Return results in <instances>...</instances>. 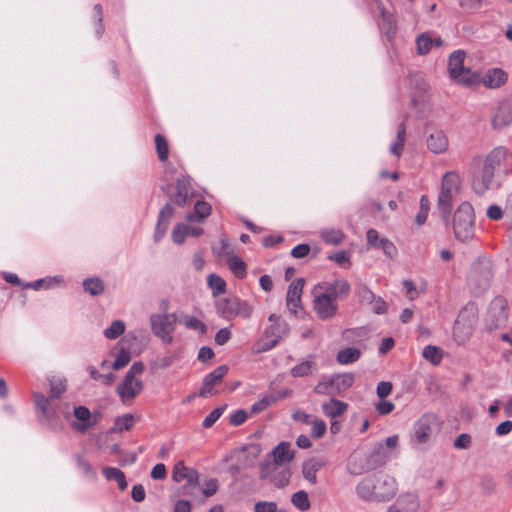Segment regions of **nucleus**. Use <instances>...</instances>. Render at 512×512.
I'll return each instance as SVG.
<instances>
[{
  "mask_svg": "<svg viewBox=\"0 0 512 512\" xmlns=\"http://www.w3.org/2000/svg\"><path fill=\"white\" fill-rule=\"evenodd\" d=\"M512 155L504 146L492 149L484 157H474L471 163V185L477 194H484L493 183L496 172L510 173Z\"/></svg>",
  "mask_w": 512,
  "mask_h": 512,
  "instance_id": "nucleus-1",
  "label": "nucleus"
},
{
  "mask_svg": "<svg viewBox=\"0 0 512 512\" xmlns=\"http://www.w3.org/2000/svg\"><path fill=\"white\" fill-rule=\"evenodd\" d=\"M359 499L367 503H386L398 492L397 480L381 472L362 478L355 487Z\"/></svg>",
  "mask_w": 512,
  "mask_h": 512,
  "instance_id": "nucleus-2",
  "label": "nucleus"
},
{
  "mask_svg": "<svg viewBox=\"0 0 512 512\" xmlns=\"http://www.w3.org/2000/svg\"><path fill=\"white\" fill-rule=\"evenodd\" d=\"M350 292V284L344 279L318 284L313 290V308L318 318L328 320L338 311L337 299Z\"/></svg>",
  "mask_w": 512,
  "mask_h": 512,
  "instance_id": "nucleus-3",
  "label": "nucleus"
},
{
  "mask_svg": "<svg viewBox=\"0 0 512 512\" xmlns=\"http://www.w3.org/2000/svg\"><path fill=\"white\" fill-rule=\"evenodd\" d=\"M453 232L460 242H468L475 234V214L472 205L462 202L454 212L452 221Z\"/></svg>",
  "mask_w": 512,
  "mask_h": 512,
  "instance_id": "nucleus-4",
  "label": "nucleus"
},
{
  "mask_svg": "<svg viewBox=\"0 0 512 512\" xmlns=\"http://www.w3.org/2000/svg\"><path fill=\"white\" fill-rule=\"evenodd\" d=\"M492 279V263L489 260H481L473 264L468 285L475 295H481L490 288Z\"/></svg>",
  "mask_w": 512,
  "mask_h": 512,
  "instance_id": "nucleus-5",
  "label": "nucleus"
},
{
  "mask_svg": "<svg viewBox=\"0 0 512 512\" xmlns=\"http://www.w3.org/2000/svg\"><path fill=\"white\" fill-rule=\"evenodd\" d=\"M459 191V177L455 172H447L442 178L441 191L438 196V209L441 217L447 220L451 208L452 200Z\"/></svg>",
  "mask_w": 512,
  "mask_h": 512,
  "instance_id": "nucleus-6",
  "label": "nucleus"
},
{
  "mask_svg": "<svg viewBox=\"0 0 512 512\" xmlns=\"http://www.w3.org/2000/svg\"><path fill=\"white\" fill-rule=\"evenodd\" d=\"M217 314L227 320L235 317L248 319L253 313V306L238 298H221L216 302Z\"/></svg>",
  "mask_w": 512,
  "mask_h": 512,
  "instance_id": "nucleus-7",
  "label": "nucleus"
},
{
  "mask_svg": "<svg viewBox=\"0 0 512 512\" xmlns=\"http://www.w3.org/2000/svg\"><path fill=\"white\" fill-rule=\"evenodd\" d=\"M289 325L287 322H276L266 327L257 341L254 352L263 353L270 351L288 335Z\"/></svg>",
  "mask_w": 512,
  "mask_h": 512,
  "instance_id": "nucleus-8",
  "label": "nucleus"
},
{
  "mask_svg": "<svg viewBox=\"0 0 512 512\" xmlns=\"http://www.w3.org/2000/svg\"><path fill=\"white\" fill-rule=\"evenodd\" d=\"M177 317L174 313L152 314L150 325L153 334L168 345L174 340L173 332L176 328Z\"/></svg>",
  "mask_w": 512,
  "mask_h": 512,
  "instance_id": "nucleus-9",
  "label": "nucleus"
},
{
  "mask_svg": "<svg viewBox=\"0 0 512 512\" xmlns=\"http://www.w3.org/2000/svg\"><path fill=\"white\" fill-rule=\"evenodd\" d=\"M291 477V471L287 467L277 465L267 461L261 465V479H269V481L277 488H283L288 485Z\"/></svg>",
  "mask_w": 512,
  "mask_h": 512,
  "instance_id": "nucleus-10",
  "label": "nucleus"
},
{
  "mask_svg": "<svg viewBox=\"0 0 512 512\" xmlns=\"http://www.w3.org/2000/svg\"><path fill=\"white\" fill-rule=\"evenodd\" d=\"M465 56L463 50L452 52L448 60V71L452 79L468 85L471 83V71L464 66Z\"/></svg>",
  "mask_w": 512,
  "mask_h": 512,
  "instance_id": "nucleus-11",
  "label": "nucleus"
},
{
  "mask_svg": "<svg viewBox=\"0 0 512 512\" xmlns=\"http://www.w3.org/2000/svg\"><path fill=\"white\" fill-rule=\"evenodd\" d=\"M437 426L438 420L436 415L432 413L424 414L413 426L414 441L420 444L426 443Z\"/></svg>",
  "mask_w": 512,
  "mask_h": 512,
  "instance_id": "nucleus-12",
  "label": "nucleus"
},
{
  "mask_svg": "<svg viewBox=\"0 0 512 512\" xmlns=\"http://www.w3.org/2000/svg\"><path fill=\"white\" fill-rule=\"evenodd\" d=\"M467 313L474 315V307L466 306L458 315L454 327H453V338L458 344H464L471 336L473 331L472 321H466L465 317Z\"/></svg>",
  "mask_w": 512,
  "mask_h": 512,
  "instance_id": "nucleus-13",
  "label": "nucleus"
},
{
  "mask_svg": "<svg viewBox=\"0 0 512 512\" xmlns=\"http://www.w3.org/2000/svg\"><path fill=\"white\" fill-rule=\"evenodd\" d=\"M220 246L213 247V251L217 256H226L228 265L233 271L235 276L242 279L246 276V264L238 256L234 255L231 251H226L228 248V242L225 238L220 239Z\"/></svg>",
  "mask_w": 512,
  "mask_h": 512,
  "instance_id": "nucleus-14",
  "label": "nucleus"
},
{
  "mask_svg": "<svg viewBox=\"0 0 512 512\" xmlns=\"http://www.w3.org/2000/svg\"><path fill=\"white\" fill-rule=\"evenodd\" d=\"M420 506V498L417 493L404 492L387 507L386 512H418L420 510Z\"/></svg>",
  "mask_w": 512,
  "mask_h": 512,
  "instance_id": "nucleus-15",
  "label": "nucleus"
},
{
  "mask_svg": "<svg viewBox=\"0 0 512 512\" xmlns=\"http://www.w3.org/2000/svg\"><path fill=\"white\" fill-rule=\"evenodd\" d=\"M227 365H220L212 372L204 377L202 387L199 395L203 398H208L217 393L215 387L222 381L223 377L228 373Z\"/></svg>",
  "mask_w": 512,
  "mask_h": 512,
  "instance_id": "nucleus-16",
  "label": "nucleus"
},
{
  "mask_svg": "<svg viewBox=\"0 0 512 512\" xmlns=\"http://www.w3.org/2000/svg\"><path fill=\"white\" fill-rule=\"evenodd\" d=\"M392 457V452L385 448L383 443H377L366 456L363 470H374L384 466Z\"/></svg>",
  "mask_w": 512,
  "mask_h": 512,
  "instance_id": "nucleus-17",
  "label": "nucleus"
},
{
  "mask_svg": "<svg viewBox=\"0 0 512 512\" xmlns=\"http://www.w3.org/2000/svg\"><path fill=\"white\" fill-rule=\"evenodd\" d=\"M143 389L142 381L138 378L124 377L122 383H120L116 392L123 402L134 399Z\"/></svg>",
  "mask_w": 512,
  "mask_h": 512,
  "instance_id": "nucleus-18",
  "label": "nucleus"
},
{
  "mask_svg": "<svg viewBox=\"0 0 512 512\" xmlns=\"http://www.w3.org/2000/svg\"><path fill=\"white\" fill-rule=\"evenodd\" d=\"M304 279L297 278L291 282L288 287L287 296H286V305L288 309L296 314L297 309L301 305V295L304 287Z\"/></svg>",
  "mask_w": 512,
  "mask_h": 512,
  "instance_id": "nucleus-19",
  "label": "nucleus"
},
{
  "mask_svg": "<svg viewBox=\"0 0 512 512\" xmlns=\"http://www.w3.org/2000/svg\"><path fill=\"white\" fill-rule=\"evenodd\" d=\"M172 478L178 483L185 480L189 485H196L199 473L197 470L187 467L183 461H178L173 467Z\"/></svg>",
  "mask_w": 512,
  "mask_h": 512,
  "instance_id": "nucleus-20",
  "label": "nucleus"
},
{
  "mask_svg": "<svg viewBox=\"0 0 512 512\" xmlns=\"http://www.w3.org/2000/svg\"><path fill=\"white\" fill-rule=\"evenodd\" d=\"M193 196V189L190 179L186 176L178 179L176 183V192L173 196V201L179 206H185Z\"/></svg>",
  "mask_w": 512,
  "mask_h": 512,
  "instance_id": "nucleus-21",
  "label": "nucleus"
},
{
  "mask_svg": "<svg viewBox=\"0 0 512 512\" xmlns=\"http://www.w3.org/2000/svg\"><path fill=\"white\" fill-rule=\"evenodd\" d=\"M174 214V209L171 204H166L160 211L158 216V221L155 229L154 240L156 242L160 241L162 237L166 234L167 229L169 227L170 220L172 219Z\"/></svg>",
  "mask_w": 512,
  "mask_h": 512,
  "instance_id": "nucleus-22",
  "label": "nucleus"
},
{
  "mask_svg": "<svg viewBox=\"0 0 512 512\" xmlns=\"http://www.w3.org/2000/svg\"><path fill=\"white\" fill-rule=\"evenodd\" d=\"M74 415L78 421L72 423V427L81 433L86 432L96 424V420H91V413L85 406H78L74 409Z\"/></svg>",
  "mask_w": 512,
  "mask_h": 512,
  "instance_id": "nucleus-23",
  "label": "nucleus"
},
{
  "mask_svg": "<svg viewBox=\"0 0 512 512\" xmlns=\"http://www.w3.org/2000/svg\"><path fill=\"white\" fill-rule=\"evenodd\" d=\"M427 147L435 154L445 152L448 148V139L444 132L441 130H435L430 133L427 138Z\"/></svg>",
  "mask_w": 512,
  "mask_h": 512,
  "instance_id": "nucleus-24",
  "label": "nucleus"
},
{
  "mask_svg": "<svg viewBox=\"0 0 512 512\" xmlns=\"http://www.w3.org/2000/svg\"><path fill=\"white\" fill-rule=\"evenodd\" d=\"M488 312L495 319V326L502 324L507 318V301L502 297L494 298Z\"/></svg>",
  "mask_w": 512,
  "mask_h": 512,
  "instance_id": "nucleus-25",
  "label": "nucleus"
},
{
  "mask_svg": "<svg viewBox=\"0 0 512 512\" xmlns=\"http://www.w3.org/2000/svg\"><path fill=\"white\" fill-rule=\"evenodd\" d=\"M417 52L420 55L428 54L433 47H440L443 41L440 37H432L429 33H422L416 39Z\"/></svg>",
  "mask_w": 512,
  "mask_h": 512,
  "instance_id": "nucleus-26",
  "label": "nucleus"
},
{
  "mask_svg": "<svg viewBox=\"0 0 512 512\" xmlns=\"http://www.w3.org/2000/svg\"><path fill=\"white\" fill-rule=\"evenodd\" d=\"M271 455L273 457V461H271V463H275L277 465L288 463L294 458V452L290 449V444L288 442H280L272 450Z\"/></svg>",
  "mask_w": 512,
  "mask_h": 512,
  "instance_id": "nucleus-27",
  "label": "nucleus"
},
{
  "mask_svg": "<svg viewBox=\"0 0 512 512\" xmlns=\"http://www.w3.org/2000/svg\"><path fill=\"white\" fill-rule=\"evenodd\" d=\"M348 409V404L340 401L334 397L330 398L329 401L322 404V412L325 416L330 418H336L344 414Z\"/></svg>",
  "mask_w": 512,
  "mask_h": 512,
  "instance_id": "nucleus-28",
  "label": "nucleus"
},
{
  "mask_svg": "<svg viewBox=\"0 0 512 512\" xmlns=\"http://www.w3.org/2000/svg\"><path fill=\"white\" fill-rule=\"evenodd\" d=\"M507 80L506 73L500 68L488 70L483 76V84L488 88H498Z\"/></svg>",
  "mask_w": 512,
  "mask_h": 512,
  "instance_id": "nucleus-29",
  "label": "nucleus"
},
{
  "mask_svg": "<svg viewBox=\"0 0 512 512\" xmlns=\"http://www.w3.org/2000/svg\"><path fill=\"white\" fill-rule=\"evenodd\" d=\"M319 234L321 239L328 245L336 246L345 240V234L339 228H324Z\"/></svg>",
  "mask_w": 512,
  "mask_h": 512,
  "instance_id": "nucleus-30",
  "label": "nucleus"
},
{
  "mask_svg": "<svg viewBox=\"0 0 512 512\" xmlns=\"http://www.w3.org/2000/svg\"><path fill=\"white\" fill-rule=\"evenodd\" d=\"M512 122V111L508 105H501L495 114L492 124L496 129H501Z\"/></svg>",
  "mask_w": 512,
  "mask_h": 512,
  "instance_id": "nucleus-31",
  "label": "nucleus"
},
{
  "mask_svg": "<svg viewBox=\"0 0 512 512\" xmlns=\"http://www.w3.org/2000/svg\"><path fill=\"white\" fill-rule=\"evenodd\" d=\"M104 477L108 481H116L120 490H125L128 486L123 471L115 467H104L102 470Z\"/></svg>",
  "mask_w": 512,
  "mask_h": 512,
  "instance_id": "nucleus-32",
  "label": "nucleus"
},
{
  "mask_svg": "<svg viewBox=\"0 0 512 512\" xmlns=\"http://www.w3.org/2000/svg\"><path fill=\"white\" fill-rule=\"evenodd\" d=\"M211 205L205 201H197L194 206V211L187 215L188 221H202L211 214Z\"/></svg>",
  "mask_w": 512,
  "mask_h": 512,
  "instance_id": "nucleus-33",
  "label": "nucleus"
},
{
  "mask_svg": "<svg viewBox=\"0 0 512 512\" xmlns=\"http://www.w3.org/2000/svg\"><path fill=\"white\" fill-rule=\"evenodd\" d=\"M334 379V388L337 394H341L342 392L349 389L355 380V376L353 373H343L333 375Z\"/></svg>",
  "mask_w": 512,
  "mask_h": 512,
  "instance_id": "nucleus-34",
  "label": "nucleus"
},
{
  "mask_svg": "<svg viewBox=\"0 0 512 512\" xmlns=\"http://www.w3.org/2000/svg\"><path fill=\"white\" fill-rule=\"evenodd\" d=\"M361 352L356 347H346L337 354V361L342 365H348L359 360Z\"/></svg>",
  "mask_w": 512,
  "mask_h": 512,
  "instance_id": "nucleus-35",
  "label": "nucleus"
},
{
  "mask_svg": "<svg viewBox=\"0 0 512 512\" xmlns=\"http://www.w3.org/2000/svg\"><path fill=\"white\" fill-rule=\"evenodd\" d=\"M322 464L318 460H310L304 463L302 473L303 477L312 484L317 482V472Z\"/></svg>",
  "mask_w": 512,
  "mask_h": 512,
  "instance_id": "nucleus-36",
  "label": "nucleus"
},
{
  "mask_svg": "<svg viewBox=\"0 0 512 512\" xmlns=\"http://www.w3.org/2000/svg\"><path fill=\"white\" fill-rule=\"evenodd\" d=\"M134 417L130 413H126L122 416H119L115 419L114 425L112 427V432L114 433H122L124 431H128L133 427Z\"/></svg>",
  "mask_w": 512,
  "mask_h": 512,
  "instance_id": "nucleus-37",
  "label": "nucleus"
},
{
  "mask_svg": "<svg viewBox=\"0 0 512 512\" xmlns=\"http://www.w3.org/2000/svg\"><path fill=\"white\" fill-rule=\"evenodd\" d=\"M314 391L317 394L331 395V396L334 397L336 395V391H335V388H334L333 375L332 376L323 377L317 383V385L314 387Z\"/></svg>",
  "mask_w": 512,
  "mask_h": 512,
  "instance_id": "nucleus-38",
  "label": "nucleus"
},
{
  "mask_svg": "<svg viewBox=\"0 0 512 512\" xmlns=\"http://www.w3.org/2000/svg\"><path fill=\"white\" fill-rule=\"evenodd\" d=\"M291 503L302 512L309 510L311 507L308 493L304 490H299L292 494Z\"/></svg>",
  "mask_w": 512,
  "mask_h": 512,
  "instance_id": "nucleus-39",
  "label": "nucleus"
},
{
  "mask_svg": "<svg viewBox=\"0 0 512 512\" xmlns=\"http://www.w3.org/2000/svg\"><path fill=\"white\" fill-rule=\"evenodd\" d=\"M405 134H406V127H405V124L402 122L398 126L396 141L394 143H392L390 146V152L397 157H399L403 151L404 143H405Z\"/></svg>",
  "mask_w": 512,
  "mask_h": 512,
  "instance_id": "nucleus-40",
  "label": "nucleus"
},
{
  "mask_svg": "<svg viewBox=\"0 0 512 512\" xmlns=\"http://www.w3.org/2000/svg\"><path fill=\"white\" fill-rule=\"evenodd\" d=\"M83 288L85 292L92 296H97L103 293L104 283L100 278H87L83 281Z\"/></svg>",
  "mask_w": 512,
  "mask_h": 512,
  "instance_id": "nucleus-41",
  "label": "nucleus"
},
{
  "mask_svg": "<svg viewBox=\"0 0 512 512\" xmlns=\"http://www.w3.org/2000/svg\"><path fill=\"white\" fill-rule=\"evenodd\" d=\"M207 283L214 296H218L226 290L225 280L217 274H210L207 277Z\"/></svg>",
  "mask_w": 512,
  "mask_h": 512,
  "instance_id": "nucleus-42",
  "label": "nucleus"
},
{
  "mask_svg": "<svg viewBox=\"0 0 512 512\" xmlns=\"http://www.w3.org/2000/svg\"><path fill=\"white\" fill-rule=\"evenodd\" d=\"M422 356L433 365H438L442 361L443 353L439 347L427 345L422 351Z\"/></svg>",
  "mask_w": 512,
  "mask_h": 512,
  "instance_id": "nucleus-43",
  "label": "nucleus"
},
{
  "mask_svg": "<svg viewBox=\"0 0 512 512\" xmlns=\"http://www.w3.org/2000/svg\"><path fill=\"white\" fill-rule=\"evenodd\" d=\"M355 294L359 299V302L363 305L372 304V301L375 300V294L373 291L364 284H359L355 288Z\"/></svg>",
  "mask_w": 512,
  "mask_h": 512,
  "instance_id": "nucleus-44",
  "label": "nucleus"
},
{
  "mask_svg": "<svg viewBox=\"0 0 512 512\" xmlns=\"http://www.w3.org/2000/svg\"><path fill=\"white\" fill-rule=\"evenodd\" d=\"M125 331V323L122 320H115L103 331L107 339L114 340L121 336Z\"/></svg>",
  "mask_w": 512,
  "mask_h": 512,
  "instance_id": "nucleus-45",
  "label": "nucleus"
},
{
  "mask_svg": "<svg viewBox=\"0 0 512 512\" xmlns=\"http://www.w3.org/2000/svg\"><path fill=\"white\" fill-rule=\"evenodd\" d=\"M155 145L157 156L161 162H164L168 159L169 156V146L165 137L161 134L155 135Z\"/></svg>",
  "mask_w": 512,
  "mask_h": 512,
  "instance_id": "nucleus-46",
  "label": "nucleus"
},
{
  "mask_svg": "<svg viewBox=\"0 0 512 512\" xmlns=\"http://www.w3.org/2000/svg\"><path fill=\"white\" fill-rule=\"evenodd\" d=\"M88 373L90 374V377L98 381L106 386L111 385L114 381L116 376L113 373H107V374H101L97 371V369L93 366H89L87 368Z\"/></svg>",
  "mask_w": 512,
  "mask_h": 512,
  "instance_id": "nucleus-47",
  "label": "nucleus"
},
{
  "mask_svg": "<svg viewBox=\"0 0 512 512\" xmlns=\"http://www.w3.org/2000/svg\"><path fill=\"white\" fill-rule=\"evenodd\" d=\"M315 367V363L312 361H303L300 364L291 368V375L293 377H304L312 373Z\"/></svg>",
  "mask_w": 512,
  "mask_h": 512,
  "instance_id": "nucleus-48",
  "label": "nucleus"
},
{
  "mask_svg": "<svg viewBox=\"0 0 512 512\" xmlns=\"http://www.w3.org/2000/svg\"><path fill=\"white\" fill-rule=\"evenodd\" d=\"M183 323L187 328L198 331L201 334H205L207 331L206 324L195 316L185 315L183 317Z\"/></svg>",
  "mask_w": 512,
  "mask_h": 512,
  "instance_id": "nucleus-49",
  "label": "nucleus"
},
{
  "mask_svg": "<svg viewBox=\"0 0 512 512\" xmlns=\"http://www.w3.org/2000/svg\"><path fill=\"white\" fill-rule=\"evenodd\" d=\"M430 209V201L426 195H422L420 198V209L415 217V221L418 225H422L426 222Z\"/></svg>",
  "mask_w": 512,
  "mask_h": 512,
  "instance_id": "nucleus-50",
  "label": "nucleus"
},
{
  "mask_svg": "<svg viewBox=\"0 0 512 512\" xmlns=\"http://www.w3.org/2000/svg\"><path fill=\"white\" fill-rule=\"evenodd\" d=\"M51 399L52 398H47L41 393L34 394L35 405H36L37 409H39L42 412L43 415L48 416L51 414V406H50Z\"/></svg>",
  "mask_w": 512,
  "mask_h": 512,
  "instance_id": "nucleus-51",
  "label": "nucleus"
},
{
  "mask_svg": "<svg viewBox=\"0 0 512 512\" xmlns=\"http://www.w3.org/2000/svg\"><path fill=\"white\" fill-rule=\"evenodd\" d=\"M66 391V380L63 378L50 381V398H58Z\"/></svg>",
  "mask_w": 512,
  "mask_h": 512,
  "instance_id": "nucleus-52",
  "label": "nucleus"
},
{
  "mask_svg": "<svg viewBox=\"0 0 512 512\" xmlns=\"http://www.w3.org/2000/svg\"><path fill=\"white\" fill-rule=\"evenodd\" d=\"M276 401L277 399L273 395L264 396L262 399L251 406V412L258 414L274 404Z\"/></svg>",
  "mask_w": 512,
  "mask_h": 512,
  "instance_id": "nucleus-53",
  "label": "nucleus"
},
{
  "mask_svg": "<svg viewBox=\"0 0 512 512\" xmlns=\"http://www.w3.org/2000/svg\"><path fill=\"white\" fill-rule=\"evenodd\" d=\"M381 248L383 253L389 258L394 259L398 254V250L393 242H391L388 238H381L379 240V247Z\"/></svg>",
  "mask_w": 512,
  "mask_h": 512,
  "instance_id": "nucleus-54",
  "label": "nucleus"
},
{
  "mask_svg": "<svg viewBox=\"0 0 512 512\" xmlns=\"http://www.w3.org/2000/svg\"><path fill=\"white\" fill-rule=\"evenodd\" d=\"M311 424V436L314 439H320L322 438L326 431H327V425L326 423L321 419H314L310 422Z\"/></svg>",
  "mask_w": 512,
  "mask_h": 512,
  "instance_id": "nucleus-55",
  "label": "nucleus"
},
{
  "mask_svg": "<svg viewBox=\"0 0 512 512\" xmlns=\"http://www.w3.org/2000/svg\"><path fill=\"white\" fill-rule=\"evenodd\" d=\"M189 226L185 224H178L172 231V240L175 244H182L188 236Z\"/></svg>",
  "mask_w": 512,
  "mask_h": 512,
  "instance_id": "nucleus-56",
  "label": "nucleus"
},
{
  "mask_svg": "<svg viewBox=\"0 0 512 512\" xmlns=\"http://www.w3.org/2000/svg\"><path fill=\"white\" fill-rule=\"evenodd\" d=\"M131 360V355H130V352L127 351V350H124L122 349L117 358L115 359V361L113 362L112 364V368L115 369V370H119L125 366L128 365V363L130 362Z\"/></svg>",
  "mask_w": 512,
  "mask_h": 512,
  "instance_id": "nucleus-57",
  "label": "nucleus"
},
{
  "mask_svg": "<svg viewBox=\"0 0 512 512\" xmlns=\"http://www.w3.org/2000/svg\"><path fill=\"white\" fill-rule=\"evenodd\" d=\"M329 259L343 267H348L350 265V254L344 250L331 254Z\"/></svg>",
  "mask_w": 512,
  "mask_h": 512,
  "instance_id": "nucleus-58",
  "label": "nucleus"
},
{
  "mask_svg": "<svg viewBox=\"0 0 512 512\" xmlns=\"http://www.w3.org/2000/svg\"><path fill=\"white\" fill-rule=\"evenodd\" d=\"M383 16V29L389 39H391L396 33V22L390 15L382 14Z\"/></svg>",
  "mask_w": 512,
  "mask_h": 512,
  "instance_id": "nucleus-59",
  "label": "nucleus"
},
{
  "mask_svg": "<svg viewBox=\"0 0 512 512\" xmlns=\"http://www.w3.org/2000/svg\"><path fill=\"white\" fill-rule=\"evenodd\" d=\"M224 411L223 407H218L212 410L203 420V427L210 428L214 425V423L220 418Z\"/></svg>",
  "mask_w": 512,
  "mask_h": 512,
  "instance_id": "nucleus-60",
  "label": "nucleus"
},
{
  "mask_svg": "<svg viewBox=\"0 0 512 512\" xmlns=\"http://www.w3.org/2000/svg\"><path fill=\"white\" fill-rule=\"evenodd\" d=\"M93 14H94V17L96 18L97 20V25H96V34L100 37L103 32H104V26H103V9H102V6L100 4H95L94 7H93Z\"/></svg>",
  "mask_w": 512,
  "mask_h": 512,
  "instance_id": "nucleus-61",
  "label": "nucleus"
},
{
  "mask_svg": "<svg viewBox=\"0 0 512 512\" xmlns=\"http://www.w3.org/2000/svg\"><path fill=\"white\" fill-rule=\"evenodd\" d=\"M77 467L78 469L85 474L86 476H94L95 472L90 465V463L82 456L78 455L76 457Z\"/></svg>",
  "mask_w": 512,
  "mask_h": 512,
  "instance_id": "nucleus-62",
  "label": "nucleus"
},
{
  "mask_svg": "<svg viewBox=\"0 0 512 512\" xmlns=\"http://www.w3.org/2000/svg\"><path fill=\"white\" fill-rule=\"evenodd\" d=\"M231 338V330L229 327H225L217 331L215 334L214 341L217 345H225Z\"/></svg>",
  "mask_w": 512,
  "mask_h": 512,
  "instance_id": "nucleus-63",
  "label": "nucleus"
},
{
  "mask_svg": "<svg viewBox=\"0 0 512 512\" xmlns=\"http://www.w3.org/2000/svg\"><path fill=\"white\" fill-rule=\"evenodd\" d=\"M506 224L510 230H512V192L508 195L505 209Z\"/></svg>",
  "mask_w": 512,
  "mask_h": 512,
  "instance_id": "nucleus-64",
  "label": "nucleus"
}]
</instances>
